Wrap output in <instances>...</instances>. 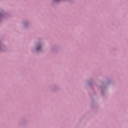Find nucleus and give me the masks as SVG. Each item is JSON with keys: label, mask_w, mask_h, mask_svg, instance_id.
Returning <instances> with one entry per match:
<instances>
[{"label": "nucleus", "mask_w": 128, "mask_h": 128, "mask_svg": "<svg viewBox=\"0 0 128 128\" xmlns=\"http://www.w3.org/2000/svg\"><path fill=\"white\" fill-rule=\"evenodd\" d=\"M40 47H38L37 48H36V50H40Z\"/></svg>", "instance_id": "obj_1"}, {"label": "nucleus", "mask_w": 128, "mask_h": 128, "mask_svg": "<svg viewBox=\"0 0 128 128\" xmlns=\"http://www.w3.org/2000/svg\"><path fill=\"white\" fill-rule=\"evenodd\" d=\"M56 0L58 1V0Z\"/></svg>", "instance_id": "obj_2"}]
</instances>
